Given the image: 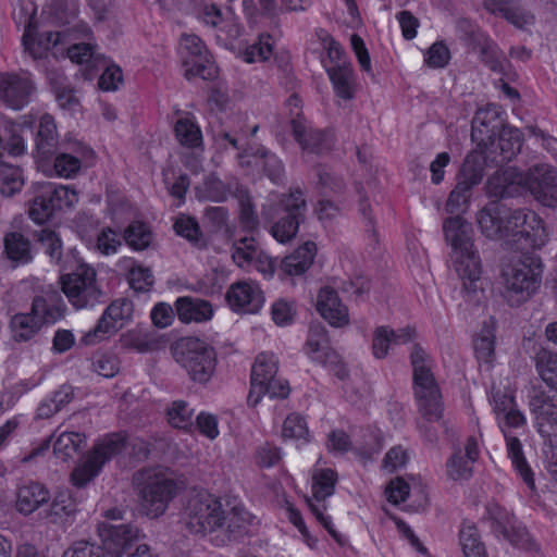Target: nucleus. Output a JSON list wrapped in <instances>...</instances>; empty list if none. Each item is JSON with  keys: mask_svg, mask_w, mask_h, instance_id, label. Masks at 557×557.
<instances>
[{"mask_svg": "<svg viewBox=\"0 0 557 557\" xmlns=\"http://www.w3.org/2000/svg\"><path fill=\"white\" fill-rule=\"evenodd\" d=\"M481 233L490 239L511 236L517 249H540L547 232L540 216L528 209H510L498 200L486 203L476 214Z\"/></svg>", "mask_w": 557, "mask_h": 557, "instance_id": "nucleus-1", "label": "nucleus"}, {"mask_svg": "<svg viewBox=\"0 0 557 557\" xmlns=\"http://www.w3.org/2000/svg\"><path fill=\"white\" fill-rule=\"evenodd\" d=\"M443 231L451 247L455 271L462 281L463 299L470 306H479L484 298V288L480 258L473 249L472 225L460 215H455L444 221Z\"/></svg>", "mask_w": 557, "mask_h": 557, "instance_id": "nucleus-2", "label": "nucleus"}, {"mask_svg": "<svg viewBox=\"0 0 557 557\" xmlns=\"http://www.w3.org/2000/svg\"><path fill=\"white\" fill-rule=\"evenodd\" d=\"M471 137L484 145L493 144L498 137L500 162L510 161L522 147L521 132L516 127L504 125L499 120L498 108L493 104L475 112L472 120Z\"/></svg>", "mask_w": 557, "mask_h": 557, "instance_id": "nucleus-3", "label": "nucleus"}, {"mask_svg": "<svg viewBox=\"0 0 557 557\" xmlns=\"http://www.w3.org/2000/svg\"><path fill=\"white\" fill-rule=\"evenodd\" d=\"M307 203L301 190L295 189L277 199H269L262 206L261 215L271 225L272 236L280 243L292 240L305 220Z\"/></svg>", "mask_w": 557, "mask_h": 557, "instance_id": "nucleus-4", "label": "nucleus"}, {"mask_svg": "<svg viewBox=\"0 0 557 557\" xmlns=\"http://www.w3.org/2000/svg\"><path fill=\"white\" fill-rule=\"evenodd\" d=\"M543 263L534 253H523L515 263L502 271L504 296L510 306L527 301L542 283Z\"/></svg>", "mask_w": 557, "mask_h": 557, "instance_id": "nucleus-5", "label": "nucleus"}, {"mask_svg": "<svg viewBox=\"0 0 557 557\" xmlns=\"http://www.w3.org/2000/svg\"><path fill=\"white\" fill-rule=\"evenodd\" d=\"M494 412L497 417L499 426L519 428L525 424L524 414L517 408L515 398L511 395L497 391L493 393ZM507 454L510 458L512 466L520 474L525 484L533 488L534 478L531 468L529 467L522 450V444L516 436L507 434L505 431Z\"/></svg>", "mask_w": 557, "mask_h": 557, "instance_id": "nucleus-6", "label": "nucleus"}, {"mask_svg": "<svg viewBox=\"0 0 557 557\" xmlns=\"http://www.w3.org/2000/svg\"><path fill=\"white\" fill-rule=\"evenodd\" d=\"M140 504L146 515L158 518L163 515L176 495V483L165 473L156 469H143L133 476Z\"/></svg>", "mask_w": 557, "mask_h": 557, "instance_id": "nucleus-7", "label": "nucleus"}, {"mask_svg": "<svg viewBox=\"0 0 557 557\" xmlns=\"http://www.w3.org/2000/svg\"><path fill=\"white\" fill-rule=\"evenodd\" d=\"M65 305L57 295L47 298L37 296L29 313H17L10 322L12 336L16 342H26L38 333L42 324L54 323L64 315Z\"/></svg>", "mask_w": 557, "mask_h": 557, "instance_id": "nucleus-8", "label": "nucleus"}, {"mask_svg": "<svg viewBox=\"0 0 557 557\" xmlns=\"http://www.w3.org/2000/svg\"><path fill=\"white\" fill-rule=\"evenodd\" d=\"M66 271L69 272H62L60 282L63 293L74 308L94 307L100 301L102 292L97 284V273L92 267L78 259L72 263V269Z\"/></svg>", "mask_w": 557, "mask_h": 557, "instance_id": "nucleus-9", "label": "nucleus"}, {"mask_svg": "<svg viewBox=\"0 0 557 557\" xmlns=\"http://www.w3.org/2000/svg\"><path fill=\"white\" fill-rule=\"evenodd\" d=\"M174 356L194 382L205 384L214 373L216 354L210 345L199 338L182 339L175 348Z\"/></svg>", "mask_w": 557, "mask_h": 557, "instance_id": "nucleus-10", "label": "nucleus"}, {"mask_svg": "<svg viewBox=\"0 0 557 557\" xmlns=\"http://www.w3.org/2000/svg\"><path fill=\"white\" fill-rule=\"evenodd\" d=\"M222 503L207 493L190 497L182 513L186 529L194 534H207L221 527Z\"/></svg>", "mask_w": 557, "mask_h": 557, "instance_id": "nucleus-11", "label": "nucleus"}, {"mask_svg": "<svg viewBox=\"0 0 557 557\" xmlns=\"http://www.w3.org/2000/svg\"><path fill=\"white\" fill-rule=\"evenodd\" d=\"M78 201L75 190L53 183L39 184L34 197L29 200V218L38 224H44L58 210L71 208Z\"/></svg>", "mask_w": 557, "mask_h": 557, "instance_id": "nucleus-12", "label": "nucleus"}, {"mask_svg": "<svg viewBox=\"0 0 557 557\" xmlns=\"http://www.w3.org/2000/svg\"><path fill=\"white\" fill-rule=\"evenodd\" d=\"M125 443L126 436L122 433H113L106 436L94 447L86 461L73 470L71 474L73 485L78 488L86 486L99 474L107 461L125 448Z\"/></svg>", "mask_w": 557, "mask_h": 557, "instance_id": "nucleus-13", "label": "nucleus"}, {"mask_svg": "<svg viewBox=\"0 0 557 557\" xmlns=\"http://www.w3.org/2000/svg\"><path fill=\"white\" fill-rule=\"evenodd\" d=\"M180 53L187 78L199 76L202 79L209 81L216 76L218 67L212 60V55L198 36L183 35Z\"/></svg>", "mask_w": 557, "mask_h": 557, "instance_id": "nucleus-14", "label": "nucleus"}, {"mask_svg": "<svg viewBox=\"0 0 557 557\" xmlns=\"http://www.w3.org/2000/svg\"><path fill=\"white\" fill-rule=\"evenodd\" d=\"M528 397L537 432L542 437L557 436V394H549L541 385H534Z\"/></svg>", "mask_w": 557, "mask_h": 557, "instance_id": "nucleus-15", "label": "nucleus"}, {"mask_svg": "<svg viewBox=\"0 0 557 557\" xmlns=\"http://www.w3.org/2000/svg\"><path fill=\"white\" fill-rule=\"evenodd\" d=\"M290 114L293 136L304 151L324 154L333 149L335 139L331 131L313 128L299 111H292Z\"/></svg>", "mask_w": 557, "mask_h": 557, "instance_id": "nucleus-16", "label": "nucleus"}, {"mask_svg": "<svg viewBox=\"0 0 557 557\" xmlns=\"http://www.w3.org/2000/svg\"><path fill=\"white\" fill-rule=\"evenodd\" d=\"M524 193L530 194L543 206H557V171L547 164H536L523 173Z\"/></svg>", "mask_w": 557, "mask_h": 557, "instance_id": "nucleus-17", "label": "nucleus"}, {"mask_svg": "<svg viewBox=\"0 0 557 557\" xmlns=\"http://www.w3.org/2000/svg\"><path fill=\"white\" fill-rule=\"evenodd\" d=\"M133 313V302L127 299H119L107 307L96 326L84 335L82 342L85 345H94L108 335L117 332L123 322L129 320Z\"/></svg>", "mask_w": 557, "mask_h": 557, "instance_id": "nucleus-18", "label": "nucleus"}, {"mask_svg": "<svg viewBox=\"0 0 557 557\" xmlns=\"http://www.w3.org/2000/svg\"><path fill=\"white\" fill-rule=\"evenodd\" d=\"M99 535L102 540V550L113 557H120L140 539V531L133 524L114 525L103 522L99 527Z\"/></svg>", "mask_w": 557, "mask_h": 557, "instance_id": "nucleus-19", "label": "nucleus"}, {"mask_svg": "<svg viewBox=\"0 0 557 557\" xmlns=\"http://www.w3.org/2000/svg\"><path fill=\"white\" fill-rule=\"evenodd\" d=\"M413 386L419 411L429 420H440L443 414V404L432 371L413 377Z\"/></svg>", "mask_w": 557, "mask_h": 557, "instance_id": "nucleus-20", "label": "nucleus"}, {"mask_svg": "<svg viewBox=\"0 0 557 557\" xmlns=\"http://www.w3.org/2000/svg\"><path fill=\"white\" fill-rule=\"evenodd\" d=\"M225 299L232 310L243 313H257L264 304V295L259 285L246 281L232 284Z\"/></svg>", "mask_w": 557, "mask_h": 557, "instance_id": "nucleus-21", "label": "nucleus"}, {"mask_svg": "<svg viewBox=\"0 0 557 557\" xmlns=\"http://www.w3.org/2000/svg\"><path fill=\"white\" fill-rule=\"evenodd\" d=\"M35 86L25 75L0 74V99L10 108L21 110L32 99Z\"/></svg>", "mask_w": 557, "mask_h": 557, "instance_id": "nucleus-22", "label": "nucleus"}, {"mask_svg": "<svg viewBox=\"0 0 557 557\" xmlns=\"http://www.w3.org/2000/svg\"><path fill=\"white\" fill-rule=\"evenodd\" d=\"M486 195L491 198L505 199L524 194L523 173L516 168L497 171L486 182Z\"/></svg>", "mask_w": 557, "mask_h": 557, "instance_id": "nucleus-23", "label": "nucleus"}, {"mask_svg": "<svg viewBox=\"0 0 557 557\" xmlns=\"http://www.w3.org/2000/svg\"><path fill=\"white\" fill-rule=\"evenodd\" d=\"M88 153H91V150L77 141L66 147L60 145L52 163L54 174L64 178L74 177L81 170V158Z\"/></svg>", "mask_w": 557, "mask_h": 557, "instance_id": "nucleus-24", "label": "nucleus"}, {"mask_svg": "<svg viewBox=\"0 0 557 557\" xmlns=\"http://www.w3.org/2000/svg\"><path fill=\"white\" fill-rule=\"evenodd\" d=\"M479 458L478 442L473 436L468 437L465 454L457 449L446 462L447 475L455 481L468 480L472 476V466Z\"/></svg>", "mask_w": 557, "mask_h": 557, "instance_id": "nucleus-25", "label": "nucleus"}, {"mask_svg": "<svg viewBox=\"0 0 557 557\" xmlns=\"http://www.w3.org/2000/svg\"><path fill=\"white\" fill-rule=\"evenodd\" d=\"M34 237L41 244L50 260L60 267L61 272L72 269V263L77 262L78 258L74 249L63 252L61 238L54 231L40 228L34 233Z\"/></svg>", "mask_w": 557, "mask_h": 557, "instance_id": "nucleus-26", "label": "nucleus"}, {"mask_svg": "<svg viewBox=\"0 0 557 557\" xmlns=\"http://www.w3.org/2000/svg\"><path fill=\"white\" fill-rule=\"evenodd\" d=\"M317 310L333 326H343L348 322L347 308L342 305L337 293L330 287L320 289Z\"/></svg>", "mask_w": 557, "mask_h": 557, "instance_id": "nucleus-27", "label": "nucleus"}, {"mask_svg": "<svg viewBox=\"0 0 557 557\" xmlns=\"http://www.w3.org/2000/svg\"><path fill=\"white\" fill-rule=\"evenodd\" d=\"M60 146L54 119L50 114H44L38 123L35 136V149L40 160H47L53 156Z\"/></svg>", "mask_w": 557, "mask_h": 557, "instance_id": "nucleus-28", "label": "nucleus"}, {"mask_svg": "<svg viewBox=\"0 0 557 557\" xmlns=\"http://www.w3.org/2000/svg\"><path fill=\"white\" fill-rule=\"evenodd\" d=\"M61 37L62 35L59 32H44L34 35V29L28 25L22 37L24 51L34 60L44 59L50 48L61 42Z\"/></svg>", "mask_w": 557, "mask_h": 557, "instance_id": "nucleus-29", "label": "nucleus"}, {"mask_svg": "<svg viewBox=\"0 0 557 557\" xmlns=\"http://www.w3.org/2000/svg\"><path fill=\"white\" fill-rule=\"evenodd\" d=\"M175 310L178 319L184 323L208 321L213 314V309L209 301L190 296L177 298Z\"/></svg>", "mask_w": 557, "mask_h": 557, "instance_id": "nucleus-30", "label": "nucleus"}, {"mask_svg": "<svg viewBox=\"0 0 557 557\" xmlns=\"http://www.w3.org/2000/svg\"><path fill=\"white\" fill-rule=\"evenodd\" d=\"M326 73L337 97L351 100L355 96L356 82L351 65L343 61L332 66H326Z\"/></svg>", "mask_w": 557, "mask_h": 557, "instance_id": "nucleus-31", "label": "nucleus"}, {"mask_svg": "<svg viewBox=\"0 0 557 557\" xmlns=\"http://www.w3.org/2000/svg\"><path fill=\"white\" fill-rule=\"evenodd\" d=\"M315 252V244L306 242L281 261L280 270L287 275H300L311 267Z\"/></svg>", "mask_w": 557, "mask_h": 557, "instance_id": "nucleus-32", "label": "nucleus"}, {"mask_svg": "<svg viewBox=\"0 0 557 557\" xmlns=\"http://www.w3.org/2000/svg\"><path fill=\"white\" fill-rule=\"evenodd\" d=\"M50 494L41 484L30 482L22 485L16 494V509L23 515H29L48 502Z\"/></svg>", "mask_w": 557, "mask_h": 557, "instance_id": "nucleus-33", "label": "nucleus"}, {"mask_svg": "<svg viewBox=\"0 0 557 557\" xmlns=\"http://www.w3.org/2000/svg\"><path fill=\"white\" fill-rule=\"evenodd\" d=\"M236 185H239L236 181L225 183L214 173H210L205 177L203 183L196 188V194L201 200L223 202L228 195L234 196Z\"/></svg>", "mask_w": 557, "mask_h": 557, "instance_id": "nucleus-34", "label": "nucleus"}, {"mask_svg": "<svg viewBox=\"0 0 557 557\" xmlns=\"http://www.w3.org/2000/svg\"><path fill=\"white\" fill-rule=\"evenodd\" d=\"M4 255L15 268L32 261L30 242L18 232H10L3 238Z\"/></svg>", "mask_w": 557, "mask_h": 557, "instance_id": "nucleus-35", "label": "nucleus"}, {"mask_svg": "<svg viewBox=\"0 0 557 557\" xmlns=\"http://www.w3.org/2000/svg\"><path fill=\"white\" fill-rule=\"evenodd\" d=\"M496 322L493 318L483 322L482 329L474 339V352L479 361L492 363L495 358Z\"/></svg>", "mask_w": 557, "mask_h": 557, "instance_id": "nucleus-36", "label": "nucleus"}, {"mask_svg": "<svg viewBox=\"0 0 557 557\" xmlns=\"http://www.w3.org/2000/svg\"><path fill=\"white\" fill-rule=\"evenodd\" d=\"M277 359L273 354L261 352L257 356L251 369L250 389L264 388L267 381L275 377Z\"/></svg>", "mask_w": 557, "mask_h": 557, "instance_id": "nucleus-37", "label": "nucleus"}, {"mask_svg": "<svg viewBox=\"0 0 557 557\" xmlns=\"http://www.w3.org/2000/svg\"><path fill=\"white\" fill-rule=\"evenodd\" d=\"M175 138L187 148H198L202 145V133L195 119L186 114L180 117L174 126Z\"/></svg>", "mask_w": 557, "mask_h": 557, "instance_id": "nucleus-38", "label": "nucleus"}, {"mask_svg": "<svg viewBox=\"0 0 557 557\" xmlns=\"http://www.w3.org/2000/svg\"><path fill=\"white\" fill-rule=\"evenodd\" d=\"M234 197L239 203L238 220L242 228L246 232H255L259 226V218L248 190L242 185H236Z\"/></svg>", "mask_w": 557, "mask_h": 557, "instance_id": "nucleus-39", "label": "nucleus"}, {"mask_svg": "<svg viewBox=\"0 0 557 557\" xmlns=\"http://www.w3.org/2000/svg\"><path fill=\"white\" fill-rule=\"evenodd\" d=\"M534 359L536 371L543 382L557 391V351L540 348Z\"/></svg>", "mask_w": 557, "mask_h": 557, "instance_id": "nucleus-40", "label": "nucleus"}, {"mask_svg": "<svg viewBox=\"0 0 557 557\" xmlns=\"http://www.w3.org/2000/svg\"><path fill=\"white\" fill-rule=\"evenodd\" d=\"M86 437L77 432H63L54 442L53 454L63 461L84 449Z\"/></svg>", "mask_w": 557, "mask_h": 557, "instance_id": "nucleus-41", "label": "nucleus"}, {"mask_svg": "<svg viewBox=\"0 0 557 557\" xmlns=\"http://www.w3.org/2000/svg\"><path fill=\"white\" fill-rule=\"evenodd\" d=\"M77 511L76 503L69 492H59L51 505L48 517L54 524L66 523Z\"/></svg>", "mask_w": 557, "mask_h": 557, "instance_id": "nucleus-42", "label": "nucleus"}, {"mask_svg": "<svg viewBox=\"0 0 557 557\" xmlns=\"http://www.w3.org/2000/svg\"><path fill=\"white\" fill-rule=\"evenodd\" d=\"M121 264H125V269L128 271L127 280L129 286L135 292H148L151 288L153 285V274L149 268L135 264L131 258L123 259Z\"/></svg>", "mask_w": 557, "mask_h": 557, "instance_id": "nucleus-43", "label": "nucleus"}, {"mask_svg": "<svg viewBox=\"0 0 557 557\" xmlns=\"http://www.w3.org/2000/svg\"><path fill=\"white\" fill-rule=\"evenodd\" d=\"M306 347L307 354L315 362L325 357L326 350H334L330 347L326 331L320 323L310 325Z\"/></svg>", "mask_w": 557, "mask_h": 557, "instance_id": "nucleus-44", "label": "nucleus"}, {"mask_svg": "<svg viewBox=\"0 0 557 557\" xmlns=\"http://www.w3.org/2000/svg\"><path fill=\"white\" fill-rule=\"evenodd\" d=\"M463 557H486L484 544L474 524L463 523L459 532Z\"/></svg>", "mask_w": 557, "mask_h": 557, "instance_id": "nucleus-45", "label": "nucleus"}, {"mask_svg": "<svg viewBox=\"0 0 557 557\" xmlns=\"http://www.w3.org/2000/svg\"><path fill=\"white\" fill-rule=\"evenodd\" d=\"M289 392L288 382L275 376L265 382L264 388H258V391H255V388L250 389L247 403L249 406L255 407L264 395H268L270 398H286Z\"/></svg>", "mask_w": 557, "mask_h": 557, "instance_id": "nucleus-46", "label": "nucleus"}, {"mask_svg": "<svg viewBox=\"0 0 557 557\" xmlns=\"http://www.w3.org/2000/svg\"><path fill=\"white\" fill-rule=\"evenodd\" d=\"M152 232L149 226L140 221L132 222L123 232L125 243L134 250H144L152 242Z\"/></svg>", "mask_w": 557, "mask_h": 557, "instance_id": "nucleus-47", "label": "nucleus"}, {"mask_svg": "<svg viewBox=\"0 0 557 557\" xmlns=\"http://www.w3.org/2000/svg\"><path fill=\"white\" fill-rule=\"evenodd\" d=\"M484 175V159L479 153H470L465 159L459 171L457 180L466 182L467 185L474 187L479 185Z\"/></svg>", "mask_w": 557, "mask_h": 557, "instance_id": "nucleus-48", "label": "nucleus"}, {"mask_svg": "<svg viewBox=\"0 0 557 557\" xmlns=\"http://www.w3.org/2000/svg\"><path fill=\"white\" fill-rule=\"evenodd\" d=\"M24 185L22 170L18 166L0 162V194L11 197Z\"/></svg>", "mask_w": 557, "mask_h": 557, "instance_id": "nucleus-49", "label": "nucleus"}, {"mask_svg": "<svg viewBox=\"0 0 557 557\" xmlns=\"http://www.w3.org/2000/svg\"><path fill=\"white\" fill-rule=\"evenodd\" d=\"M473 187L457 180V184L450 191L446 201V211L450 214L460 215L469 209Z\"/></svg>", "mask_w": 557, "mask_h": 557, "instance_id": "nucleus-50", "label": "nucleus"}, {"mask_svg": "<svg viewBox=\"0 0 557 557\" xmlns=\"http://www.w3.org/2000/svg\"><path fill=\"white\" fill-rule=\"evenodd\" d=\"M480 51L481 61L494 72L503 71V61L505 57L498 49L497 45L486 36L476 45Z\"/></svg>", "mask_w": 557, "mask_h": 557, "instance_id": "nucleus-51", "label": "nucleus"}, {"mask_svg": "<svg viewBox=\"0 0 557 557\" xmlns=\"http://www.w3.org/2000/svg\"><path fill=\"white\" fill-rule=\"evenodd\" d=\"M336 482V473L332 469L320 470L313 475L312 493L318 502L333 495Z\"/></svg>", "mask_w": 557, "mask_h": 557, "instance_id": "nucleus-52", "label": "nucleus"}, {"mask_svg": "<svg viewBox=\"0 0 557 557\" xmlns=\"http://www.w3.org/2000/svg\"><path fill=\"white\" fill-rule=\"evenodd\" d=\"M221 527L219 529L225 530L226 532L234 534L239 532L249 523L250 513L242 507H232L226 510L222 507Z\"/></svg>", "mask_w": 557, "mask_h": 557, "instance_id": "nucleus-53", "label": "nucleus"}, {"mask_svg": "<svg viewBox=\"0 0 557 557\" xmlns=\"http://www.w3.org/2000/svg\"><path fill=\"white\" fill-rule=\"evenodd\" d=\"M166 414L169 423L174 428L187 429L193 423V409L184 400L173 401Z\"/></svg>", "mask_w": 557, "mask_h": 557, "instance_id": "nucleus-54", "label": "nucleus"}, {"mask_svg": "<svg viewBox=\"0 0 557 557\" xmlns=\"http://www.w3.org/2000/svg\"><path fill=\"white\" fill-rule=\"evenodd\" d=\"M282 435L285 438L305 440L308 442L309 430L305 418L298 413L289 414L283 423Z\"/></svg>", "mask_w": 557, "mask_h": 557, "instance_id": "nucleus-55", "label": "nucleus"}, {"mask_svg": "<svg viewBox=\"0 0 557 557\" xmlns=\"http://www.w3.org/2000/svg\"><path fill=\"white\" fill-rule=\"evenodd\" d=\"M271 40V35H260L258 41L246 49L244 53V60L247 63L268 60L272 54Z\"/></svg>", "mask_w": 557, "mask_h": 557, "instance_id": "nucleus-56", "label": "nucleus"}, {"mask_svg": "<svg viewBox=\"0 0 557 557\" xmlns=\"http://www.w3.org/2000/svg\"><path fill=\"white\" fill-rule=\"evenodd\" d=\"M174 230L177 235L186 238L193 244H198L202 238L200 226L196 219L188 215H180L175 223Z\"/></svg>", "mask_w": 557, "mask_h": 557, "instance_id": "nucleus-57", "label": "nucleus"}, {"mask_svg": "<svg viewBox=\"0 0 557 557\" xmlns=\"http://www.w3.org/2000/svg\"><path fill=\"white\" fill-rule=\"evenodd\" d=\"M487 513L490 519L493 521V530L495 533H506L508 528L512 527L516 518L512 513L502 508L497 504L490 505L487 507Z\"/></svg>", "mask_w": 557, "mask_h": 557, "instance_id": "nucleus-58", "label": "nucleus"}, {"mask_svg": "<svg viewBox=\"0 0 557 557\" xmlns=\"http://www.w3.org/2000/svg\"><path fill=\"white\" fill-rule=\"evenodd\" d=\"M296 308L293 301L284 298L277 299L271 308V315L276 325L284 326L293 322Z\"/></svg>", "mask_w": 557, "mask_h": 557, "instance_id": "nucleus-59", "label": "nucleus"}, {"mask_svg": "<svg viewBox=\"0 0 557 557\" xmlns=\"http://www.w3.org/2000/svg\"><path fill=\"white\" fill-rule=\"evenodd\" d=\"M391 335H393V329L388 326L376 327L372 341V352L375 358L382 359L386 357L389 346L394 345Z\"/></svg>", "mask_w": 557, "mask_h": 557, "instance_id": "nucleus-60", "label": "nucleus"}, {"mask_svg": "<svg viewBox=\"0 0 557 557\" xmlns=\"http://www.w3.org/2000/svg\"><path fill=\"white\" fill-rule=\"evenodd\" d=\"M121 246L120 235L110 227L103 228L97 236V248L102 255H113Z\"/></svg>", "mask_w": 557, "mask_h": 557, "instance_id": "nucleus-61", "label": "nucleus"}, {"mask_svg": "<svg viewBox=\"0 0 557 557\" xmlns=\"http://www.w3.org/2000/svg\"><path fill=\"white\" fill-rule=\"evenodd\" d=\"M410 362L412 367L413 377L431 372V359L425 350L419 345L414 344L410 352Z\"/></svg>", "mask_w": 557, "mask_h": 557, "instance_id": "nucleus-62", "label": "nucleus"}, {"mask_svg": "<svg viewBox=\"0 0 557 557\" xmlns=\"http://www.w3.org/2000/svg\"><path fill=\"white\" fill-rule=\"evenodd\" d=\"M456 28L460 39L473 49H476V45L485 37L475 25L466 18L458 20Z\"/></svg>", "mask_w": 557, "mask_h": 557, "instance_id": "nucleus-63", "label": "nucleus"}, {"mask_svg": "<svg viewBox=\"0 0 557 557\" xmlns=\"http://www.w3.org/2000/svg\"><path fill=\"white\" fill-rule=\"evenodd\" d=\"M62 557H104L102 548L87 541L74 542Z\"/></svg>", "mask_w": 557, "mask_h": 557, "instance_id": "nucleus-64", "label": "nucleus"}]
</instances>
